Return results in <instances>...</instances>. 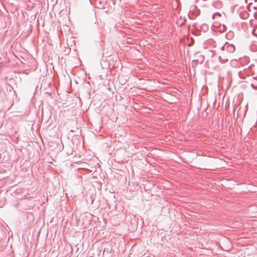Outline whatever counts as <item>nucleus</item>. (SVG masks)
I'll return each mask as SVG.
<instances>
[{"mask_svg":"<svg viewBox=\"0 0 257 257\" xmlns=\"http://www.w3.org/2000/svg\"><path fill=\"white\" fill-rule=\"evenodd\" d=\"M229 47H230V48H233V49H234V48H233V46H229Z\"/></svg>","mask_w":257,"mask_h":257,"instance_id":"f257e3e1","label":"nucleus"}]
</instances>
